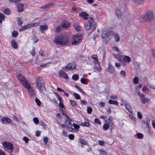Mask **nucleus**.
<instances>
[{
    "instance_id": "obj_36",
    "label": "nucleus",
    "mask_w": 155,
    "mask_h": 155,
    "mask_svg": "<svg viewBox=\"0 0 155 155\" xmlns=\"http://www.w3.org/2000/svg\"><path fill=\"white\" fill-rule=\"evenodd\" d=\"M115 39L116 41L118 42L120 40V37L117 34L114 35Z\"/></svg>"
},
{
    "instance_id": "obj_57",
    "label": "nucleus",
    "mask_w": 155,
    "mask_h": 155,
    "mask_svg": "<svg viewBox=\"0 0 155 155\" xmlns=\"http://www.w3.org/2000/svg\"><path fill=\"white\" fill-rule=\"evenodd\" d=\"M69 121L66 120L64 122L65 124L67 127L71 123Z\"/></svg>"
},
{
    "instance_id": "obj_8",
    "label": "nucleus",
    "mask_w": 155,
    "mask_h": 155,
    "mask_svg": "<svg viewBox=\"0 0 155 155\" xmlns=\"http://www.w3.org/2000/svg\"><path fill=\"white\" fill-rule=\"evenodd\" d=\"M17 77L18 79L22 83L24 87H25V86H26L27 84H29V83H28V81L26 80L25 78L21 74L17 75Z\"/></svg>"
},
{
    "instance_id": "obj_48",
    "label": "nucleus",
    "mask_w": 155,
    "mask_h": 155,
    "mask_svg": "<svg viewBox=\"0 0 155 155\" xmlns=\"http://www.w3.org/2000/svg\"><path fill=\"white\" fill-rule=\"evenodd\" d=\"M107 71L112 73L114 72L115 71V70L114 68H107Z\"/></svg>"
},
{
    "instance_id": "obj_49",
    "label": "nucleus",
    "mask_w": 155,
    "mask_h": 155,
    "mask_svg": "<svg viewBox=\"0 0 155 155\" xmlns=\"http://www.w3.org/2000/svg\"><path fill=\"white\" fill-rule=\"evenodd\" d=\"M73 124L74 127V129H78L80 127L78 125H77V124L74 123H73Z\"/></svg>"
},
{
    "instance_id": "obj_53",
    "label": "nucleus",
    "mask_w": 155,
    "mask_h": 155,
    "mask_svg": "<svg viewBox=\"0 0 155 155\" xmlns=\"http://www.w3.org/2000/svg\"><path fill=\"white\" fill-rule=\"evenodd\" d=\"M137 116L140 119H141L142 117V115L141 113L139 111L137 112Z\"/></svg>"
},
{
    "instance_id": "obj_37",
    "label": "nucleus",
    "mask_w": 155,
    "mask_h": 155,
    "mask_svg": "<svg viewBox=\"0 0 155 155\" xmlns=\"http://www.w3.org/2000/svg\"><path fill=\"white\" fill-rule=\"evenodd\" d=\"M70 103L72 106L76 105L77 104V103L74 101L73 100H70Z\"/></svg>"
},
{
    "instance_id": "obj_25",
    "label": "nucleus",
    "mask_w": 155,
    "mask_h": 155,
    "mask_svg": "<svg viewBox=\"0 0 155 155\" xmlns=\"http://www.w3.org/2000/svg\"><path fill=\"white\" fill-rule=\"evenodd\" d=\"M81 125L84 126L88 127L89 126V122L87 120H85L84 123L81 122Z\"/></svg>"
},
{
    "instance_id": "obj_44",
    "label": "nucleus",
    "mask_w": 155,
    "mask_h": 155,
    "mask_svg": "<svg viewBox=\"0 0 155 155\" xmlns=\"http://www.w3.org/2000/svg\"><path fill=\"white\" fill-rule=\"evenodd\" d=\"M33 121L35 124H38L39 122L38 118L37 117H34L33 119Z\"/></svg>"
},
{
    "instance_id": "obj_33",
    "label": "nucleus",
    "mask_w": 155,
    "mask_h": 155,
    "mask_svg": "<svg viewBox=\"0 0 155 155\" xmlns=\"http://www.w3.org/2000/svg\"><path fill=\"white\" fill-rule=\"evenodd\" d=\"M73 124L71 123V122L67 127V128L70 129L69 130L71 131H72L74 129V128H72L73 127L72 125Z\"/></svg>"
},
{
    "instance_id": "obj_31",
    "label": "nucleus",
    "mask_w": 155,
    "mask_h": 155,
    "mask_svg": "<svg viewBox=\"0 0 155 155\" xmlns=\"http://www.w3.org/2000/svg\"><path fill=\"white\" fill-rule=\"evenodd\" d=\"M11 11L8 8L4 10V13L7 15H9L11 14Z\"/></svg>"
},
{
    "instance_id": "obj_24",
    "label": "nucleus",
    "mask_w": 155,
    "mask_h": 155,
    "mask_svg": "<svg viewBox=\"0 0 155 155\" xmlns=\"http://www.w3.org/2000/svg\"><path fill=\"white\" fill-rule=\"evenodd\" d=\"M2 122L5 124H7L11 122V120L8 118H5L2 119Z\"/></svg>"
},
{
    "instance_id": "obj_2",
    "label": "nucleus",
    "mask_w": 155,
    "mask_h": 155,
    "mask_svg": "<svg viewBox=\"0 0 155 155\" xmlns=\"http://www.w3.org/2000/svg\"><path fill=\"white\" fill-rule=\"evenodd\" d=\"M94 20L89 21L85 26V29L87 30H90V33H92L96 28V23L94 22Z\"/></svg>"
},
{
    "instance_id": "obj_1",
    "label": "nucleus",
    "mask_w": 155,
    "mask_h": 155,
    "mask_svg": "<svg viewBox=\"0 0 155 155\" xmlns=\"http://www.w3.org/2000/svg\"><path fill=\"white\" fill-rule=\"evenodd\" d=\"M69 42L68 37L65 35H60L55 38L54 42L57 44L64 45L68 44Z\"/></svg>"
},
{
    "instance_id": "obj_47",
    "label": "nucleus",
    "mask_w": 155,
    "mask_h": 155,
    "mask_svg": "<svg viewBox=\"0 0 155 155\" xmlns=\"http://www.w3.org/2000/svg\"><path fill=\"white\" fill-rule=\"evenodd\" d=\"M23 140L25 141L26 143H28L29 140V139L26 137H24L23 138Z\"/></svg>"
},
{
    "instance_id": "obj_52",
    "label": "nucleus",
    "mask_w": 155,
    "mask_h": 155,
    "mask_svg": "<svg viewBox=\"0 0 155 155\" xmlns=\"http://www.w3.org/2000/svg\"><path fill=\"white\" fill-rule=\"evenodd\" d=\"M120 74L121 75L123 76L124 77L126 76V72L125 71H121L120 72Z\"/></svg>"
},
{
    "instance_id": "obj_51",
    "label": "nucleus",
    "mask_w": 155,
    "mask_h": 155,
    "mask_svg": "<svg viewBox=\"0 0 155 155\" xmlns=\"http://www.w3.org/2000/svg\"><path fill=\"white\" fill-rule=\"evenodd\" d=\"M62 27L60 26L55 28L56 31L57 32H58L60 31L62 29Z\"/></svg>"
},
{
    "instance_id": "obj_5",
    "label": "nucleus",
    "mask_w": 155,
    "mask_h": 155,
    "mask_svg": "<svg viewBox=\"0 0 155 155\" xmlns=\"http://www.w3.org/2000/svg\"><path fill=\"white\" fill-rule=\"evenodd\" d=\"M46 91L45 84L42 79L39 78V92L42 94H45Z\"/></svg>"
},
{
    "instance_id": "obj_63",
    "label": "nucleus",
    "mask_w": 155,
    "mask_h": 155,
    "mask_svg": "<svg viewBox=\"0 0 155 155\" xmlns=\"http://www.w3.org/2000/svg\"><path fill=\"white\" fill-rule=\"evenodd\" d=\"M98 143L100 145L102 146L104 144V142L103 141L99 140L98 141Z\"/></svg>"
},
{
    "instance_id": "obj_35",
    "label": "nucleus",
    "mask_w": 155,
    "mask_h": 155,
    "mask_svg": "<svg viewBox=\"0 0 155 155\" xmlns=\"http://www.w3.org/2000/svg\"><path fill=\"white\" fill-rule=\"evenodd\" d=\"M73 95L74 96L75 98L78 100H79L80 98V95L77 93H73Z\"/></svg>"
},
{
    "instance_id": "obj_62",
    "label": "nucleus",
    "mask_w": 155,
    "mask_h": 155,
    "mask_svg": "<svg viewBox=\"0 0 155 155\" xmlns=\"http://www.w3.org/2000/svg\"><path fill=\"white\" fill-rule=\"evenodd\" d=\"M95 66L96 68H98L99 66V64L98 63V61H95Z\"/></svg>"
},
{
    "instance_id": "obj_40",
    "label": "nucleus",
    "mask_w": 155,
    "mask_h": 155,
    "mask_svg": "<svg viewBox=\"0 0 155 155\" xmlns=\"http://www.w3.org/2000/svg\"><path fill=\"white\" fill-rule=\"evenodd\" d=\"M60 101V102H59V106L61 108H64V105L63 104V103H62L63 100H62V99H61V101Z\"/></svg>"
},
{
    "instance_id": "obj_10",
    "label": "nucleus",
    "mask_w": 155,
    "mask_h": 155,
    "mask_svg": "<svg viewBox=\"0 0 155 155\" xmlns=\"http://www.w3.org/2000/svg\"><path fill=\"white\" fill-rule=\"evenodd\" d=\"M24 87L28 89L29 94L31 96H34L35 95L34 91L33 88L31 87V84L30 83L27 84Z\"/></svg>"
},
{
    "instance_id": "obj_32",
    "label": "nucleus",
    "mask_w": 155,
    "mask_h": 155,
    "mask_svg": "<svg viewBox=\"0 0 155 155\" xmlns=\"http://www.w3.org/2000/svg\"><path fill=\"white\" fill-rule=\"evenodd\" d=\"M5 19V16L3 14H0V24L2 23V21Z\"/></svg>"
},
{
    "instance_id": "obj_60",
    "label": "nucleus",
    "mask_w": 155,
    "mask_h": 155,
    "mask_svg": "<svg viewBox=\"0 0 155 155\" xmlns=\"http://www.w3.org/2000/svg\"><path fill=\"white\" fill-rule=\"evenodd\" d=\"M31 54L33 55V56H34L35 54V48H33L32 51L31 52Z\"/></svg>"
},
{
    "instance_id": "obj_41",
    "label": "nucleus",
    "mask_w": 155,
    "mask_h": 155,
    "mask_svg": "<svg viewBox=\"0 0 155 155\" xmlns=\"http://www.w3.org/2000/svg\"><path fill=\"white\" fill-rule=\"evenodd\" d=\"M18 25H21L23 24V22L21 19V18H18Z\"/></svg>"
},
{
    "instance_id": "obj_54",
    "label": "nucleus",
    "mask_w": 155,
    "mask_h": 155,
    "mask_svg": "<svg viewBox=\"0 0 155 155\" xmlns=\"http://www.w3.org/2000/svg\"><path fill=\"white\" fill-rule=\"evenodd\" d=\"M80 142L83 144L86 145L87 143V142L84 140H80Z\"/></svg>"
},
{
    "instance_id": "obj_19",
    "label": "nucleus",
    "mask_w": 155,
    "mask_h": 155,
    "mask_svg": "<svg viewBox=\"0 0 155 155\" xmlns=\"http://www.w3.org/2000/svg\"><path fill=\"white\" fill-rule=\"evenodd\" d=\"M116 15L118 18H121L123 15V13L119 9H117L116 11Z\"/></svg>"
},
{
    "instance_id": "obj_9",
    "label": "nucleus",
    "mask_w": 155,
    "mask_h": 155,
    "mask_svg": "<svg viewBox=\"0 0 155 155\" xmlns=\"http://www.w3.org/2000/svg\"><path fill=\"white\" fill-rule=\"evenodd\" d=\"M79 16L86 20H88L89 21H94V19L93 18L90 17H88L89 15L84 12H82L80 13L79 14Z\"/></svg>"
},
{
    "instance_id": "obj_39",
    "label": "nucleus",
    "mask_w": 155,
    "mask_h": 155,
    "mask_svg": "<svg viewBox=\"0 0 155 155\" xmlns=\"http://www.w3.org/2000/svg\"><path fill=\"white\" fill-rule=\"evenodd\" d=\"M74 26L75 30L77 31H78L80 30V28L78 25H74Z\"/></svg>"
},
{
    "instance_id": "obj_20",
    "label": "nucleus",
    "mask_w": 155,
    "mask_h": 155,
    "mask_svg": "<svg viewBox=\"0 0 155 155\" xmlns=\"http://www.w3.org/2000/svg\"><path fill=\"white\" fill-rule=\"evenodd\" d=\"M133 2L137 5H140L145 0H132Z\"/></svg>"
},
{
    "instance_id": "obj_15",
    "label": "nucleus",
    "mask_w": 155,
    "mask_h": 155,
    "mask_svg": "<svg viewBox=\"0 0 155 155\" xmlns=\"http://www.w3.org/2000/svg\"><path fill=\"white\" fill-rule=\"evenodd\" d=\"M109 35V34L106 31H103L101 35V37L103 38L106 39L108 38V36Z\"/></svg>"
},
{
    "instance_id": "obj_14",
    "label": "nucleus",
    "mask_w": 155,
    "mask_h": 155,
    "mask_svg": "<svg viewBox=\"0 0 155 155\" xmlns=\"http://www.w3.org/2000/svg\"><path fill=\"white\" fill-rule=\"evenodd\" d=\"M69 25V23H68L67 21H65L61 22V26L64 28H68Z\"/></svg>"
},
{
    "instance_id": "obj_56",
    "label": "nucleus",
    "mask_w": 155,
    "mask_h": 155,
    "mask_svg": "<svg viewBox=\"0 0 155 155\" xmlns=\"http://www.w3.org/2000/svg\"><path fill=\"white\" fill-rule=\"evenodd\" d=\"M69 138L71 140H73L74 138V136L73 134H70L68 136Z\"/></svg>"
},
{
    "instance_id": "obj_26",
    "label": "nucleus",
    "mask_w": 155,
    "mask_h": 155,
    "mask_svg": "<svg viewBox=\"0 0 155 155\" xmlns=\"http://www.w3.org/2000/svg\"><path fill=\"white\" fill-rule=\"evenodd\" d=\"M115 58L118 60L119 61H122L123 59V56L119 54H117L115 55Z\"/></svg>"
},
{
    "instance_id": "obj_28",
    "label": "nucleus",
    "mask_w": 155,
    "mask_h": 155,
    "mask_svg": "<svg viewBox=\"0 0 155 155\" xmlns=\"http://www.w3.org/2000/svg\"><path fill=\"white\" fill-rule=\"evenodd\" d=\"M123 59L125 61L128 63H129L131 61L130 57L127 56H124L123 57Z\"/></svg>"
},
{
    "instance_id": "obj_29",
    "label": "nucleus",
    "mask_w": 155,
    "mask_h": 155,
    "mask_svg": "<svg viewBox=\"0 0 155 155\" xmlns=\"http://www.w3.org/2000/svg\"><path fill=\"white\" fill-rule=\"evenodd\" d=\"M108 102L110 104H113L116 105H118V102L116 101H113L110 100L108 101Z\"/></svg>"
},
{
    "instance_id": "obj_50",
    "label": "nucleus",
    "mask_w": 155,
    "mask_h": 155,
    "mask_svg": "<svg viewBox=\"0 0 155 155\" xmlns=\"http://www.w3.org/2000/svg\"><path fill=\"white\" fill-rule=\"evenodd\" d=\"M54 93L57 96V98L59 101H61V98L60 96L58 93H57L56 92H54Z\"/></svg>"
},
{
    "instance_id": "obj_17",
    "label": "nucleus",
    "mask_w": 155,
    "mask_h": 155,
    "mask_svg": "<svg viewBox=\"0 0 155 155\" xmlns=\"http://www.w3.org/2000/svg\"><path fill=\"white\" fill-rule=\"evenodd\" d=\"M48 26L46 25H41L40 26V29L41 32L43 33L44 31L47 30L48 28Z\"/></svg>"
},
{
    "instance_id": "obj_6",
    "label": "nucleus",
    "mask_w": 155,
    "mask_h": 155,
    "mask_svg": "<svg viewBox=\"0 0 155 155\" xmlns=\"http://www.w3.org/2000/svg\"><path fill=\"white\" fill-rule=\"evenodd\" d=\"M38 24L37 23H33L23 26L19 30L20 31H22L29 28H32L35 26L38 25Z\"/></svg>"
},
{
    "instance_id": "obj_46",
    "label": "nucleus",
    "mask_w": 155,
    "mask_h": 155,
    "mask_svg": "<svg viewBox=\"0 0 155 155\" xmlns=\"http://www.w3.org/2000/svg\"><path fill=\"white\" fill-rule=\"evenodd\" d=\"M94 121L95 123H96V124H101V123L99 120L97 118H96L94 120Z\"/></svg>"
},
{
    "instance_id": "obj_4",
    "label": "nucleus",
    "mask_w": 155,
    "mask_h": 155,
    "mask_svg": "<svg viewBox=\"0 0 155 155\" xmlns=\"http://www.w3.org/2000/svg\"><path fill=\"white\" fill-rule=\"evenodd\" d=\"M143 18L144 19L149 21H152L154 20L153 13L151 12H149L143 15Z\"/></svg>"
},
{
    "instance_id": "obj_58",
    "label": "nucleus",
    "mask_w": 155,
    "mask_h": 155,
    "mask_svg": "<svg viewBox=\"0 0 155 155\" xmlns=\"http://www.w3.org/2000/svg\"><path fill=\"white\" fill-rule=\"evenodd\" d=\"M151 51L153 56L155 58V48L152 49Z\"/></svg>"
},
{
    "instance_id": "obj_7",
    "label": "nucleus",
    "mask_w": 155,
    "mask_h": 155,
    "mask_svg": "<svg viewBox=\"0 0 155 155\" xmlns=\"http://www.w3.org/2000/svg\"><path fill=\"white\" fill-rule=\"evenodd\" d=\"M137 94L139 95L141 102L143 104L148 102L149 101V99L145 97V96L143 94H141L140 92H138Z\"/></svg>"
},
{
    "instance_id": "obj_23",
    "label": "nucleus",
    "mask_w": 155,
    "mask_h": 155,
    "mask_svg": "<svg viewBox=\"0 0 155 155\" xmlns=\"http://www.w3.org/2000/svg\"><path fill=\"white\" fill-rule=\"evenodd\" d=\"M110 124L108 122L106 121L105 123L104 124L103 128L104 130H107L109 128Z\"/></svg>"
},
{
    "instance_id": "obj_11",
    "label": "nucleus",
    "mask_w": 155,
    "mask_h": 155,
    "mask_svg": "<svg viewBox=\"0 0 155 155\" xmlns=\"http://www.w3.org/2000/svg\"><path fill=\"white\" fill-rule=\"evenodd\" d=\"M81 39V37L80 36L78 35L74 36L72 38V44L74 45L78 43Z\"/></svg>"
},
{
    "instance_id": "obj_16",
    "label": "nucleus",
    "mask_w": 155,
    "mask_h": 155,
    "mask_svg": "<svg viewBox=\"0 0 155 155\" xmlns=\"http://www.w3.org/2000/svg\"><path fill=\"white\" fill-rule=\"evenodd\" d=\"M24 5L22 4H19L17 5L18 8V12H21L24 10Z\"/></svg>"
},
{
    "instance_id": "obj_42",
    "label": "nucleus",
    "mask_w": 155,
    "mask_h": 155,
    "mask_svg": "<svg viewBox=\"0 0 155 155\" xmlns=\"http://www.w3.org/2000/svg\"><path fill=\"white\" fill-rule=\"evenodd\" d=\"M92 111V109L91 108L89 107H87V113H88V114H91Z\"/></svg>"
},
{
    "instance_id": "obj_43",
    "label": "nucleus",
    "mask_w": 155,
    "mask_h": 155,
    "mask_svg": "<svg viewBox=\"0 0 155 155\" xmlns=\"http://www.w3.org/2000/svg\"><path fill=\"white\" fill-rule=\"evenodd\" d=\"M137 136L139 138L141 139L143 137V135L141 133H138L137 134Z\"/></svg>"
},
{
    "instance_id": "obj_64",
    "label": "nucleus",
    "mask_w": 155,
    "mask_h": 155,
    "mask_svg": "<svg viewBox=\"0 0 155 155\" xmlns=\"http://www.w3.org/2000/svg\"><path fill=\"white\" fill-rule=\"evenodd\" d=\"M0 155H6L4 152L1 149H0Z\"/></svg>"
},
{
    "instance_id": "obj_3",
    "label": "nucleus",
    "mask_w": 155,
    "mask_h": 155,
    "mask_svg": "<svg viewBox=\"0 0 155 155\" xmlns=\"http://www.w3.org/2000/svg\"><path fill=\"white\" fill-rule=\"evenodd\" d=\"M5 150L9 153H11L13 151L14 147L13 144L9 142H4L3 143Z\"/></svg>"
},
{
    "instance_id": "obj_27",
    "label": "nucleus",
    "mask_w": 155,
    "mask_h": 155,
    "mask_svg": "<svg viewBox=\"0 0 155 155\" xmlns=\"http://www.w3.org/2000/svg\"><path fill=\"white\" fill-rule=\"evenodd\" d=\"M76 65L74 63L68 64L67 66H66L65 68H75Z\"/></svg>"
},
{
    "instance_id": "obj_30",
    "label": "nucleus",
    "mask_w": 155,
    "mask_h": 155,
    "mask_svg": "<svg viewBox=\"0 0 155 155\" xmlns=\"http://www.w3.org/2000/svg\"><path fill=\"white\" fill-rule=\"evenodd\" d=\"M108 123H109L110 126H112L113 124V118L111 117H109L108 120Z\"/></svg>"
},
{
    "instance_id": "obj_38",
    "label": "nucleus",
    "mask_w": 155,
    "mask_h": 155,
    "mask_svg": "<svg viewBox=\"0 0 155 155\" xmlns=\"http://www.w3.org/2000/svg\"><path fill=\"white\" fill-rule=\"evenodd\" d=\"M138 78L137 77H135L134 78L133 81L135 84H137L138 83Z\"/></svg>"
},
{
    "instance_id": "obj_21",
    "label": "nucleus",
    "mask_w": 155,
    "mask_h": 155,
    "mask_svg": "<svg viewBox=\"0 0 155 155\" xmlns=\"http://www.w3.org/2000/svg\"><path fill=\"white\" fill-rule=\"evenodd\" d=\"M11 45L13 48L15 49H17L18 48V45L14 40H12L11 41Z\"/></svg>"
},
{
    "instance_id": "obj_12",
    "label": "nucleus",
    "mask_w": 155,
    "mask_h": 155,
    "mask_svg": "<svg viewBox=\"0 0 155 155\" xmlns=\"http://www.w3.org/2000/svg\"><path fill=\"white\" fill-rule=\"evenodd\" d=\"M59 76L65 79H68V77L67 74L63 70L60 71L58 72Z\"/></svg>"
},
{
    "instance_id": "obj_59",
    "label": "nucleus",
    "mask_w": 155,
    "mask_h": 155,
    "mask_svg": "<svg viewBox=\"0 0 155 155\" xmlns=\"http://www.w3.org/2000/svg\"><path fill=\"white\" fill-rule=\"evenodd\" d=\"M92 58L95 60V61H98L97 56L96 55H93L92 56Z\"/></svg>"
},
{
    "instance_id": "obj_55",
    "label": "nucleus",
    "mask_w": 155,
    "mask_h": 155,
    "mask_svg": "<svg viewBox=\"0 0 155 155\" xmlns=\"http://www.w3.org/2000/svg\"><path fill=\"white\" fill-rule=\"evenodd\" d=\"M110 98L112 99H116L117 98V96L115 95H112L110 96Z\"/></svg>"
},
{
    "instance_id": "obj_45",
    "label": "nucleus",
    "mask_w": 155,
    "mask_h": 155,
    "mask_svg": "<svg viewBox=\"0 0 155 155\" xmlns=\"http://www.w3.org/2000/svg\"><path fill=\"white\" fill-rule=\"evenodd\" d=\"M18 32L15 31H14L12 33V36L13 37H15L17 36L18 35Z\"/></svg>"
},
{
    "instance_id": "obj_61",
    "label": "nucleus",
    "mask_w": 155,
    "mask_h": 155,
    "mask_svg": "<svg viewBox=\"0 0 155 155\" xmlns=\"http://www.w3.org/2000/svg\"><path fill=\"white\" fill-rule=\"evenodd\" d=\"M48 141V138L47 137H45L44 138V142L45 144H47Z\"/></svg>"
},
{
    "instance_id": "obj_22",
    "label": "nucleus",
    "mask_w": 155,
    "mask_h": 155,
    "mask_svg": "<svg viewBox=\"0 0 155 155\" xmlns=\"http://www.w3.org/2000/svg\"><path fill=\"white\" fill-rule=\"evenodd\" d=\"M126 108L128 110L129 112L132 114L131 110V108L130 104L128 103H126L124 104Z\"/></svg>"
},
{
    "instance_id": "obj_18",
    "label": "nucleus",
    "mask_w": 155,
    "mask_h": 155,
    "mask_svg": "<svg viewBox=\"0 0 155 155\" xmlns=\"http://www.w3.org/2000/svg\"><path fill=\"white\" fill-rule=\"evenodd\" d=\"M149 121V120H148L147 121H142L141 122V123L144 127L146 128H148V123Z\"/></svg>"
},
{
    "instance_id": "obj_34",
    "label": "nucleus",
    "mask_w": 155,
    "mask_h": 155,
    "mask_svg": "<svg viewBox=\"0 0 155 155\" xmlns=\"http://www.w3.org/2000/svg\"><path fill=\"white\" fill-rule=\"evenodd\" d=\"M79 78V76L78 74H74L72 76V78L74 80L76 81Z\"/></svg>"
},
{
    "instance_id": "obj_13",
    "label": "nucleus",
    "mask_w": 155,
    "mask_h": 155,
    "mask_svg": "<svg viewBox=\"0 0 155 155\" xmlns=\"http://www.w3.org/2000/svg\"><path fill=\"white\" fill-rule=\"evenodd\" d=\"M55 5V4L54 3H48L46 5H45L42 6L40 7L41 9H46L49 8Z\"/></svg>"
}]
</instances>
